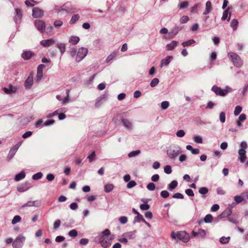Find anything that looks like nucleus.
<instances>
[{
  "label": "nucleus",
  "instance_id": "nucleus-23",
  "mask_svg": "<svg viewBox=\"0 0 248 248\" xmlns=\"http://www.w3.org/2000/svg\"><path fill=\"white\" fill-rule=\"evenodd\" d=\"M178 42L172 41L166 46V49L168 51L172 50L177 46Z\"/></svg>",
  "mask_w": 248,
  "mask_h": 248
},
{
  "label": "nucleus",
  "instance_id": "nucleus-35",
  "mask_svg": "<svg viewBox=\"0 0 248 248\" xmlns=\"http://www.w3.org/2000/svg\"><path fill=\"white\" fill-rule=\"evenodd\" d=\"M189 5V3L187 1H185L179 3L178 5V8L179 9H183L187 8Z\"/></svg>",
  "mask_w": 248,
  "mask_h": 248
},
{
  "label": "nucleus",
  "instance_id": "nucleus-33",
  "mask_svg": "<svg viewBox=\"0 0 248 248\" xmlns=\"http://www.w3.org/2000/svg\"><path fill=\"white\" fill-rule=\"evenodd\" d=\"M79 18V15L78 14H75L72 16L69 22L70 24L75 23Z\"/></svg>",
  "mask_w": 248,
  "mask_h": 248
},
{
  "label": "nucleus",
  "instance_id": "nucleus-19",
  "mask_svg": "<svg viewBox=\"0 0 248 248\" xmlns=\"http://www.w3.org/2000/svg\"><path fill=\"white\" fill-rule=\"evenodd\" d=\"M230 9V7L227 8L223 13V15L221 17V20L222 21H225L227 20L228 22H229L231 19V13H229V10Z\"/></svg>",
  "mask_w": 248,
  "mask_h": 248
},
{
  "label": "nucleus",
  "instance_id": "nucleus-53",
  "mask_svg": "<svg viewBox=\"0 0 248 248\" xmlns=\"http://www.w3.org/2000/svg\"><path fill=\"white\" fill-rule=\"evenodd\" d=\"M219 120L222 123H225V122L226 121V116H225V113L224 112H221L220 113Z\"/></svg>",
  "mask_w": 248,
  "mask_h": 248
},
{
  "label": "nucleus",
  "instance_id": "nucleus-15",
  "mask_svg": "<svg viewBox=\"0 0 248 248\" xmlns=\"http://www.w3.org/2000/svg\"><path fill=\"white\" fill-rule=\"evenodd\" d=\"M172 59L173 57L172 56H168L163 59L160 62V67L167 66Z\"/></svg>",
  "mask_w": 248,
  "mask_h": 248
},
{
  "label": "nucleus",
  "instance_id": "nucleus-4",
  "mask_svg": "<svg viewBox=\"0 0 248 248\" xmlns=\"http://www.w3.org/2000/svg\"><path fill=\"white\" fill-rule=\"evenodd\" d=\"M26 240L23 234L19 235L14 241L12 246L14 248H22Z\"/></svg>",
  "mask_w": 248,
  "mask_h": 248
},
{
  "label": "nucleus",
  "instance_id": "nucleus-10",
  "mask_svg": "<svg viewBox=\"0 0 248 248\" xmlns=\"http://www.w3.org/2000/svg\"><path fill=\"white\" fill-rule=\"evenodd\" d=\"M22 17V11L18 8L15 9V14L14 20L16 24L19 23Z\"/></svg>",
  "mask_w": 248,
  "mask_h": 248
},
{
  "label": "nucleus",
  "instance_id": "nucleus-24",
  "mask_svg": "<svg viewBox=\"0 0 248 248\" xmlns=\"http://www.w3.org/2000/svg\"><path fill=\"white\" fill-rule=\"evenodd\" d=\"M124 126L127 129H131L133 127L132 123L128 119H124L122 120Z\"/></svg>",
  "mask_w": 248,
  "mask_h": 248
},
{
  "label": "nucleus",
  "instance_id": "nucleus-56",
  "mask_svg": "<svg viewBox=\"0 0 248 248\" xmlns=\"http://www.w3.org/2000/svg\"><path fill=\"white\" fill-rule=\"evenodd\" d=\"M164 172L168 174H170L172 172L171 166L167 165L164 167Z\"/></svg>",
  "mask_w": 248,
  "mask_h": 248
},
{
  "label": "nucleus",
  "instance_id": "nucleus-8",
  "mask_svg": "<svg viewBox=\"0 0 248 248\" xmlns=\"http://www.w3.org/2000/svg\"><path fill=\"white\" fill-rule=\"evenodd\" d=\"M34 24L37 30L41 33L45 31L46 24L44 21L36 19L34 21Z\"/></svg>",
  "mask_w": 248,
  "mask_h": 248
},
{
  "label": "nucleus",
  "instance_id": "nucleus-51",
  "mask_svg": "<svg viewBox=\"0 0 248 248\" xmlns=\"http://www.w3.org/2000/svg\"><path fill=\"white\" fill-rule=\"evenodd\" d=\"M68 235L69 236L74 238L78 235V232L76 230L73 229L69 231Z\"/></svg>",
  "mask_w": 248,
  "mask_h": 248
},
{
  "label": "nucleus",
  "instance_id": "nucleus-46",
  "mask_svg": "<svg viewBox=\"0 0 248 248\" xmlns=\"http://www.w3.org/2000/svg\"><path fill=\"white\" fill-rule=\"evenodd\" d=\"M242 108L240 106H237L234 110V115L235 116L238 115L242 111Z\"/></svg>",
  "mask_w": 248,
  "mask_h": 248
},
{
  "label": "nucleus",
  "instance_id": "nucleus-29",
  "mask_svg": "<svg viewBox=\"0 0 248 248\" xmlns=\"http://www.w3.org/2000/svg\"><path fill=\"white\" fill-rule=\"evenodd\" d=\"M117 55V52H113L107 57L105 62L108 63H109Z\"/></svg>",
  "mask_w": 248,
  "mask_h": 248
},
{
  "label": "nucleus",
  "instance_id": "nucleus-43",
  "mask_svg": "<svg viewBox=\"0 0 248 248\" xmlns=\"http://www.w3.org/2000/svg\"><path fill=\"white\" fill-rule=\"evenodd\" d=\"M234 200L237 204H239L244 201V198L242 196H235L234 197Z\"/></svg>",
  "mask_w": 248,
  "mask_h": 248
},
{
  "label": "nucleus",
  "instance_id": "nucleus-25",
  "mask_svg": "<svg viewBox=\"0 0 248 248\" xmlns=\"http://www.w3.org/2000/svg\"><path fill=\"white\" fill-rule=\"evenodd\" d=\"M26 176V174L24 171H21L20 172L16 175L15 177V181L18 182L23 179Z\"/></svg>",
  "mask_w": 248,
  "mask_h": 248
},
{
  "label": "nucleus",
  "instance_id": "nucleus-42",
  "mask_svg": "<svg viewBox=\"0 0 248 248\" xmlns=\"http://www.w3.org/2000/svg\"><path fill=\"white\" fill-rule=\"evenodd\" d=\"M193 140L195 142L197 143H202V138L201 136L199 135H195L193 137Z\"/></svg>",
  "mask_w": 248,
  "mask_h": 248
},
{
  "label": "nucleus",
  "instance_id": "nucleus-38",
  "mask_svg": "<svg viewBox=\"0 0 248 248\" xmlns=\"http://www.w3.org/2000/svg\"><path fill=\"white\" fill-rule=\"evenodd\" d=\"M55 11L57 12L58 14L62 15L63 13H66V11L65 10V9L63 7H56L55 8Z\"/></svg>",
  "mask_w": 248,
  "mask_h": 248
},
{
  "label": "nucleus",
  "instance_id": "nucleus-9",
  "mask_svg": "<svg viewBox=\"0 0 248 248\" xmlns=\"http://www.w3.org/2000/svg\"><path fill=\"white\" fill-rule=\"evenodd\" d=\"M55 40L54 38L43 40L40 42V44L44 47H49L55 44Z\"/></svg>",
  "mask_w": 248,
  "mask_h": 248
},
{
  "label": "nucleus",
  "instance_id": "nucleus-27",
  "mask_svg": "<svg viewBox=\"0 0 248 248\" xmlns=\"http://www.w3.org/2000/svg\"><path fill=\"white\" fill-rule=\"evenodd\" d=\"M182 30V27L179 26H175L173 28H172L170 33L173 35H176L179 31Z\"/></svg>",
  "mask_w": 248,
  "mask_h": 248
},
{
  "label": "nucleus",
  "instance_id": "nucleus-1",
  "mask_svg": "<svg viewBox=\"0 0 248 248\" xmlns=\"http://www.w3.org/2000/svg\"><path fill=\"white\" fill-rule=\"evenodd\" d=\"M167 156L171 160H175L183 152L182 148L176 144L170 146L166 151Z\"/></svg>",
  "mask_w": 248,
  "mask_h": 248
},
{
  "label": "nucleus",
  "instance_id": "nucleus-30",
  "mask_svg": "<svg viewBox=\"0 0 248 248\" xmlns=\"http://www.w3.org/2000/svg\"><path fill=\"white\" fill-rule=\"evenodd\" d=\"M178 185V182L176 180H173L168 186V188L170 191H172Z\"/></svg>",
  "mask_w": 248,
  "mask_h": 248
},
{
  "label": "nucleus",
  "instance_id": "nucleus-37",
  "mask_svg": "<svg viewBox=\"0 0 248 248\" xmlns=\"http://www.w3.org/2000/svg\"><path fill=\"white\" fill-rule=\"evenodd\" d=\"M230 237L222 236L219 239V242L223 244H226L229 243L230 240Z\"/></svg>",
  "mask_w": 248,
  "mask_h": 248
},
{
  "label": "nucleus",
  "instance_id": "nucleus-16",
  "mask_svg": "<svg viewBox=\"0 0 248 248\" xmlns=\"http://www.w3.org/2000/svg\"><path fill=\"white\" fill-rule=\"evenodd\" d=\"M3 90L5 93L9 94L16 93L17 91V88L10 84L9 85L8 88L4 87L3 88Z\"/></svg>",
  "mask_w": 248,
  "mask_h": 248
},
{
  "label": "nucleus",
  "instance_id": "nucleus-11",
  "mask_svg": "<svg viewBox=\"0 0 248 248\" xmlns=\"http://www.w3.org/2000/svg\"><path fill=\"white\" fill-rule=\"evenodd\" d=\"M45 67V65L44 64H40L37 67V72L36 78V80L37 82H39L43 77V70Z\"/></svg>",
  "mask_w": 248,
  "mask_h": 248
},
{
  "label": "nucleus",
  "instance_id": "nucleus-14",
  "mask_svg": "<svg viewBox=\"0 0 248 248\" xmlns=\"http://www.w3.org/2000/svg\"><path fill=\"white\" fill-rule=\"evenodd\" d=\"M246 153V150L244 149H239L238 150V160L242 163L246 161L247 158Z\"/></svg>",
  "mask_w": 248,
  "mask_h": 248
},
{
  "label": "nucleus",
  "instance_id": "nucleus-31",
  "mask_svg": "<svg viewBox=\"0 0 248 248\" xmlns=\"http://www.w3.org/2000/svg\"><path fill=\"white\" fill-rule=\"evenodd\" d=\"M17 151L16 148L15 149L14 147L11 148L7 156L8 159L11 160L14 156Z\"/></svg>",
  "mask_w": 248,
  "mask_h": 248
},
{
  "label": "nucleus",
  "instance_id": "nucleus-48",
  "mask_svg": "<svg viewBox=\"0 0 248 248\" xmlns=\"http://www.w3.org/2000/svg\"><path fill=\"white\" fill-rule=\"evenodd\" d=\"M208 191V189L206 187H201L199 190V192L202 195L206 194Z\"/></svg>",
  "mask_w": 248,
  "mask_h": 248
},
{
  "label": "nucleus",
  "instance_id": "nucleus-21",
  "mask_svg": "<svg viewBox=\"0 0 248 248\" xmlns=\"http://www.w3.org/2000/svg\"><path fill=\"white\" fill-rule=\"evenodd\" d=\"M79 38L76 35L71 36L69 38V43L72 45H77L79 41Z\"/></svg>",
  "mask_w": 248,
  "mask_h": 248
},
{
  "label": "nucleus",
  "instance_id": "nucleus-18",
  "mask_svg": "<svg viewBox=\"0 0 248 248\" xmlns=\"http://www.w3.org/2000/svg\"><path fill=\"white\" fill-rule=\"evenodd\" d=\"M136 231H133L131 232H126L124 233L122 235L123 237H125L127 239L129 240L134 239L136 237Z\"/></svg>",
  "mask_w": 248,
  "mask_h": 248
},
{
  "label": "nucleus",
  "instance_id": "nucleus-34",
  "mask_svg": "<svg viewBox=\"0 0 248 248\" xmlns=\"http://www.w3.org/2000/svg\"><path fill=\"white\" fill-rule=\"evenodd\" d=\"M140 153V151L139 150L133 151L131 152H130L128 154V156L130 158L135 157L138 155H139Z\"/></svg>",
  "mask_w": 248,
  "mask_h": 248
},
{
  "label": "nucleus",
  "instance_id": "nucleus-5",
  "mask_svg": "<svg viewBox=\"0 0 248 248\" xmlns=\"http://www.w3.org/2000/svg\"><path fill=\"white\" fill-rule=\"evenodd\" d=\"M88 49L86 47H81L78 48L76 57V61L79 62L82 61L87 55Z\"/></svg>",
  "mask_w": 248,
  "mask_h": 248
},
{
  "label": "nucleus",
  "instance_id": "nucleus-59",
  "mask_svg": "<svg viewBox=\"0 0 248 248\" xmlns=\"http://www.w3.org/2000/svg\"><path fill=\"white\" fill-rule=\"evenodd\" d=\"M61 221L60 219H58L56 220L53 224V228L55 230L59 228L61 225Z\"/></svg>",
  "mask_w": 248,
  "mask_h": 248
},
{
  "label": "nucleus",
  "instance_id": "nucleus-2",
  "mask_svg": "<svg viewBox=\"0 0 248 248\" xmlns=\"http://www.w3.org/2000/svg\"><path fill=\"white\" fill-rule=\"evenodd\" d=\"M228 56L234 66L240 68L243 65V62L242 60L236 53L232 52H229L228 54Z\"/></svg>",
  "mask_w": 248,
  "mask_h": 248
},
{
  "label": "nucleus",
  "instance_id": "nucleus-12",
  "mask_svg": "<svg viewBox=\"0 0 248 248\" xmlns=\"http://www.w3.org/2000/svg\"><path fill=\"white\" fill-rule=\"evenodd\" d=\"M44 14V11L39 8H34L32 9V16L34 18L42 17Z\"/></svg>",
  "mask_w": 248,
  "mask_h": 248
},
{
  "label": "nucleus",
  "instance_id": "nucleus-62",
  "mask_svg": "<svg viewBox=\"0 0 248 248\" xmlns=\"http://www.w3.org/2000/svg\"><path fill=\"white\" fill-rule=\"evenodd\" d=\"M172 198L175 199H183L184 198V196L180 193H176L173 195Z\"/></svg>",
  "mask_w": 248,
  "mask_h": 248
},
{
  "label": "nucleus",
  "instance_id": "nucleus-39",
  "mask_svg": "<svg viewBox=\"0 0 248 248\" xmlns=\"http://www.w3.org/2000/svg\"><path fill=\"white\" fill-rule=\"evenodd\" d=\"M213 217L211 214H208L204 218V221L206 223H211L213 220Z\"/></svg>",
  "mask_w": 248,
  "mask_h": 248
},
{
  "label": "nucleus",
  "instance_id": "nucleus-22",
  "mask_svg": "<svg viewBox=\"0 0 248 248\" xmlns=\"http://www.w3.org/2000/svg\"><path fill=\"white\" fill-rule=\"evenodd\" d=\"M27 183L21 184L17 187V190L19 192H24L30 189V187L27 186Z\"/></svg>",
  "mask_w": 248,
  "mask_h": 248
},
{
  "label": "nucleus",
  "instance_id": "nucleus-6",
  "mask_svg": "<svg viewBox=\"0 0 248 248\" xmlns=\"http://www.w3.org/2000/svg\"><path fill=\"white\" fill-rule=\"evenodd\" d=\"M97 239L99 243L104 248H108L111 244V239L109 237L99 236Z\"/></svg>",
  "mask_w": 248,
  "mask_h": 248
},
{
  "label": "nucleus",
  "instance_id": "nucleus-61",
  "mask_svg": "<svg viewBox=\"0 0 248 248\" xmlns=\"http://www.w3.org/2000/svg\"><path fill=\"white\" fill-rule=\"evenodd\" d=\"M127 221V217L125 216H122L119 218V221L123 224L126 223Z\"/></svg>",
  "mask_w": 248,
  "mask_h": 248
},
{
  "label": "nucleus",
  "instance_id": "nucleus-63",
  "mask_svg": "<svg viewBox=\"0 0 248 248\" xmlns=\"http://www.w3.org/2000/svg\"><path fill=\"white\" fill-rule=\"evenodd\" d=\"M63 24V22L61 20H57L54 22V26L55 27H61Z\"/></svg>",
  "mask_w": 248,
  "mask_h": 248
},
{
  "label": "nucleus",
  "instance_id": "nucleus-64",
  "mask_svg": "<svg viewBox=\"0 0 248 248\" xmlns=\"http://www.w3.org/2000/svg\"><path fill=\"white\" fill-rule=\"evenodd\" d=\"M185 193L187 195L190 197H193L194 196V192L191 189H187L185 190Z\"/></svg>",
  "mask_w": 248,
  "mask_h": 248
},
{
  "label": "nucleus",
  "instance_id": "nucleus-57",
  "mask_svg": "<svg viewBox=\"0 0 248 248\" xmlns=\"http://www.w3.org/2000/svg\"><path fill=\"white\" fill-rule=\"evenodd\" d=\"M110 234V232L108 229H106L104 231H103L100 236H104V237H109V235Z\"/></svg>",
  "mask_w": 248,
  "mask_h": 248
},
{
  "label": "nucleus",
  "instance_id": "nucleus-36",
  "mask_svg": "<svg viewBox=\"0 0 248 248\" xmlns=\"http://www.w3.org/2000/svg\"><path fill=\"white\" fill-rule=\"evenodd\" d=\"M206 235V232L205 231L202 229H200L198 230V237L201 238H205Z\"/></svg>",
  "mask_w": 248,
  "mask_h": 248
},
{
  "label": "nucleus",
  "instance_id": "nucleus-47",
  "mask_svg": "<svg viewBox=\"0 0 248 248\" xmlns=\"http://www.w3.org/2000/svg\"><path fill=\"white\" fill-rule=\"evenodd\" d=\"M189 20V17L187 16H183L180 19L181 24H185Z\"/></svg>",
  "mask_w": 248,
  "mask_h": 248
},
{
  "label": "nucleus",
  "instance_id": "nucleus-20",
  "mask_svg": "<svg viewBox=\"0 0 248 248\" xmlns=\"http://www.w3.org/2000/svg\"><path fill=\"white\" fill-rule=\"evenodd\" d=\"M36 202H37L36 201H28V202H27V203L22 205L19 207V209H24V208H25L26 207H32V206L38 207L39 206L38 205H36L35 204V203Z\"/></svg>",
  "mask_w": 248,
  "mask_h": 248
},
{
  "label": "nucleus",
  "instance_id": "nucleus-17",
  "mask_svg": "<svg viewBox=\"0 0 248 248\" xmlns=\"http://www.w3.org/2000/svg\"><path fill=\"white\" fill-rule=\"evenodd\" d=\"M55 44L59 50L61 54L62 55H63L66 51V45L64 43L60 42L55 43Z\"/></svg>",
  "mask_w": 248,
  "mask_h": 248
},
{
  "label": "nucleus",
  "instance_id": "nucleus-26",
  "mask_svg": "<svg viewBox=\"0 0 248 248\" xmlns=\"http://www.w3.org/2000/svg\"><path fill=\"white\" fill-rule=\"evenodd\" d=\"M33 53L31 51H26L22 53V57L26 60L30 59L32 56Z\"/></svg>",
  "mask_w": 248,
  "mask_h": 248
},
{
  "label": "nucleus",
  "instance_id": "nucleus-13",
  "mask_svg": "<svg viewBox=\"0 0 248 248\" xmlns=\"http://www.w3.org/2000/svg\"><path fill=\"white\" fill-rule=\"evenodd\" d=\"M33 82V75L32 73H31L27 79L24 82V86L26 89H30L32 86Z\"/></svg>",
  "mask_w": 248,
  "mask_h": 248
},
{
  "label": "nucleus",
  "instance_id": "nucleus-3",
  "mask_svg": "<svg viewBox=\"0 0 248 248\" xmlns=\"http://www.w3.org/2000/svg\"><path fill=\"white\" fill-rule=\"evenodd\" d=\"M212 91L217 95L225 96L228 93L232 92V89L231 87L226 86L224 89H222L216 85H214L212 88Z\"/></svg>",
  "mask_w": 248,
  "mask_h": 248
},
{
  "label": "nucleus",
  "instance_id": "nucleus-7",
  "mask_svg": "<svg viewBox=\"0 0 248 248\" xmlns=\"http://www.w3.org/2000/svg\"><path fill=\"white\" fill-rule=\"evenodd\" d=\"M177 238L186 243L190 239V236L188 233L185 231H180L177 232Z\"/></svg>",
  "mask_w": 248,
  "mask_h": 248
},
{
  "label": "nucleus",
  "instance_id": "nucleus-55",
  "mask_svg": "<svg viewBox=\"0 0 248 248\" xmlns=\"http://www.w3.org/2000/svg\"><path fill=\"white\" fill-rule=\"evenodd\" d=\"M136 185H137V183L135 181H134V180L130 181L127 184V187L128 188H131L134 187L135 186H136Z\"/></svg>",
  "mask_w": 248,
  "mask_h": 248
},
{
  "label": "nucleus",
  "instance_id": "nucleus-41",
  "mask_svg": "<svg viewBox=\"0 0 248 248\" xmlns=\"http://www.w3.org/2000/svg\"><path fill=\"white\" fill-rule=\"evenodd\" d=\"M238 25V22L237 19H233L232 20L231 23V26L232 28L234 31L236 30Z\"/></svg>",
  "mask_w": 248,
  "mask_h": 248
},
{
  "label": "nucleus",
  "instance_id": "nucleus-50",
  "mask_svg": "<svg viewBox=\"0 0 248 248\" xmlns=\"http://www.w3.org/2000/svg\"><path fill=\"white\" fill-rule=\"evenodd\" d=\"M185 134H186V133L184 131V130H182V129L179 130L176 133V136L179 138H182V137H184Z\"/></svg>",
  "mask_w": 248,
  "mask_h": 248
},
{
  "label": "nucleus",
  "instance_id": "nucleus-28",
  "mask_svg": "<svg viewBox=\"0 0 248 248\" xmlns=\"http://www.w3.org/2000/svg\"><path fill=\"white\" fill-rule=\"evenodd\" d=\"M114 187V186L112 184H107L104 186V191L106 193H109L112 191Z\"/></svg>",
  "mask_w": 248,
  "mask_h": 248
},
{
  "label": "nucleus",
  "instance_id": "nucleus-44",
  "mask_svg": "<svg viewBox=\"0 0 248 248\" xmlns=\"http://www.w3.org/2000/svg\"><path fill=\"white\" fill-rule=\"evenodd\" d=\"M43 176V174L41 172H37L33 174L32 176V179L33 180H37L40 179Z\"/></svg>",
  "mask_w": 248,
  "mask_h": 248
},
{
  "label": "nucleus",
  "instance_id": "nucleus-54",
  "mask_svg": "<svg viewBox=\"0 0 248 248\" xmlns=\"http://www.w3.org/2000/svg\"><path fill=\"white\" fill-rule=\"evenodd\" d=\"M147 188L150 191H153L155 188V186L153 183H150L147 186Z\"/></svg>",
  "mask_w": 248,
  "mask_h": 248
},
{
  "label": "nucleus",
  "instance_id": "nucleus-52",
  "mask_svg": "<svg viewBox=\"0 0 248 248\" xmlns=\"http://www.w3.org/2000/svg\"><path fill=\"white\" fill-rule=\"evenodd\" d=\"M62 110V109H58L57 110L54 111L52 113H49V114H47V118H50L54 116H56V115H57V114L58 113V112L60 111H61Z\"/></svg>",
  "mask_w": 248,
  "mask_h": 248
},
{
  "label": "nucleus",
  "instance_id": "nucleus-60",
  "mask_svg": "<svg viewBox=\"0 0 248 248\" xmlns=\"http://www.w3.org/2000/svg\"><path fill=\"white\" fill-rule=\"evenodd\" d=\"M160 195L163 198H167L169 196L170 193L167 190H163L161 192Z\"/></svg>",
  "mask_w": 248,
  "mask_h": 248
},
{
  "label": "nucleus",
  "instance_id": "nucleus-58",
  "mask_svg": "<svg viewBox=\"0 0 248 248\" xmlns=\"http://www.w3.org/2000/svg\"><path fill=\"white\" fill-rule=\"evenodd\" d=\"M35 2V1L33 0H26L25 1V4L28 6L33 7L34 5Z\"/></svg>",
  "mask_w": 248,
  "mask_h": 248
},
{
  "label": "nucleus",
  "instance_id": "nucleus-45",
  "mask_svg": "<svg viewBox=\"0 0 248 248\" xmlns=\"http://www.w3.org/2000/svg\"><path fill=\"white\" fill-rule=\"evenodd\" d=\"M21 217L18 215L15 216L12 220V224H16L17 223L20 222Z\"/></svg>",
  "mask_w": 248,
  "mask_h": 248
},
{
  "label": "nucleus",
  "instance_id": "nucleus-32",
  "mask_svg": "<svg viewBox=\"0 0 248 248\" xmlns=\"http://www.w3.org/2000/svg\"><path fill=\"white\" fill-rule=\"evenodd\" d=\"M196 43L195 41L193 39H190L189 40H187L186 41L183 42L182 43V45L183 47H186L188 46H191V45L195 44Z\"/></svg>",
  "mask_w": 248,
  "mask_h": 248
},
{
  "label": "nucleus",
  "instance_id": "nucleus-40",
  "mask_svg": "<svg viewBox=\"0 0 248 248\" xmlns=\"http://www.w3.org/2000/svg\"><path fill=\"white\" fill-rule=\"evenodd\" d=\"M159 82L158 78H153L150 82V86L152 88L155 87Z\"/></svg>",
  "mask_w": 248,
  "mask_h": 248
},
{
  "label": "nucleus",
  "instance_id": "nucleus-49",
  "mask_svg": "<svg viewBox=\"0 0 248 248\" xmlns=\"http://www.w3.org/2000/svg\"><path fill=\"white\" fill-rule=\"evenodd\" d=\"M170 103L167 101H163L161 103V107L163 109H166L169 107Z\"/></svg>",
  "mask_w": 248,
  "mask_h": 248
}]
</instances>
